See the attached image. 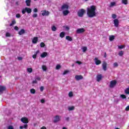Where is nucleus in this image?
I'll list each match as a JSON object with an SVG mask.
<instances>
[{
  "instance_id": "27",
  "label": "nucleus",
  "mask_w": 129,
  "mask_h": 129,
  "mask_svg": "<svg viewBox=\"0 0 129 129\" xmlns=\"http://www.w3.org/2000/svg\"><path fill=\"white\" fill-rule=\"evenodd\" d=\"M27 72H29V73H32V72H33V69L31 68H28Z\"/></svg>"
},
{
  "instance_id": "53",
  "label": "nucleus",
  "mask_w": 129,
  "mask_h": 129,
  "mask_svg": "<svg viewBox=\"0 0 129 129\" xmlns=\"http://www.w3.org/2000/svg\"><path fill=\"white\" fill-rule=\"evenodd\" d=\"M40 102H41V103H45V99H42L40 100Z\"/></svg>"
},
{
  "instance_id": "59",
  "label": "nucleus",
  "mask_w": 129,
  "mask_h": 129,
  "mask_svg": "<svg viewBox=\"0 0 129 129\" xmlns=\"http://www.w3.org/2000/svg\"><path fill=\"white\" fill-rule=\"evenodd\" d=\"M40 129H47V128H46L45 126H42Z\"/></svg>"
},
{
  "instance_id": "51",
  "label": "nucleus",
  "mask_w": 129,
  "mask_h": 129,
  "mask_svg": "<svg viewBox=\"0 0 129 129\" xmlns=\"http://www.w3.org/2000/svg\"><path fill=\"white\" fill-rule=\"evenodd\" d=\"M33 12H34V13H38V9L35 8V9L33 10Z\"/></svg>"
},
{
  "instance_id": "30",
  "label": "nucleus",
  "mask_w": 129,
  "mask_h": 129,
  "mask_svg": "<svg viewBox=\"0 0 129 129\" xmlns=\"http://www.w3.org/2000/svg\"><path fill=\"white\" fill-rule=\"evenodd\" d=\"M51 30L53 32H55L57 30V28H56L55 26H53L51 28Z\"/></svg>"
},
{
  "instance_id": "58",
  "label": "nucleus",
  "mask_w": 129,
  "mask_h": 129,
  "mask_svg": "<svg viewBox=\"0 0 129 129\" xmlns=\"http://www.w3.org/2000/svg\"><path fill=\"white\" fill-rule=\"evenodd\" d=\"M104 58H106V52H104Z\"/></svg>"
},
{
  "instance_id": "18",
  "label": "nucleus",
  "mask_w": 129,
  "mask_h": 129,
  "mask_svg": "<svg viewBox=\"0 0 129 129\" xmlns=\"http://www.w3.org/2000/svg\"><path fill=\"white\" fill-rule=\"evenodd\" d=\"M39 53H40V50H37L35 52V54L32 55V57L33 58V59H36V58H37V55L39 54Z\"/></svg>"
},
{
  "instance_id": "46",
  "label": "nucleus",
  "mask_w": 129,
  "mask_h": 129,
  "mask_svg": "<svg viewBox=\"0 0 129 129\" xmlns=\"http://www.w3.org/2000/svg\"><path fill=\"white\" fill-rule=\"evenodd\" d=\"M26 8H25L24 9H23L22 13L24 15V14H26Z\"/></svg>"
},
{
  "instance_id": "36",
  "label": "nucleus",
  "mask_w": 129,
  "mask_h": 129,
  "mask_svg": "<svg viewBox=\"0 0 129 129\" xmlns=\"http://www.w3.org/2000/svg\"><path fill=\"white\" fill-rule=\"evenodd\" d=\"M15 24H16V21L13 20V21H12L11 24H10V26H13V25H15Z\"/></svg>"
},
{
  "instance_id": "48",
  "label": "nucleus",
  "mask_w": 129,
  "mask_h": 129,
  "mask_svg": "<svg viewBox=\"0 0 129 129\" xmlns=\"http://www.w3.org/2000/svg\"><path fill=\"white\" fill-rule=\"evenodd\" d=\"M76 63H77V64H79V65H81V64H82V62L79 61H76Z\"/></svg>"
},
{
  "instance_id": "61",
  "label": "nucleus",
  "mask_w": 129,
  "mask_h": 129,
  "mask_svg": "<svg viewBox=\"0 0 129 129\" xmlns=\"http://www.w3.org/2000/svg\"><path fill=\"white\" fill-rule=\"evenodd\" d=\"M66 30H68V31L69 30V27H68V26H67L66 27Z\"/></svg>"
},
{
  "instance_id": "16",
  "label": "nucleus",
  "mask_w": 129,
  "mask_h": 129,
  "mask_svg": "<svg viewBox=\"0 0 129 129\" xmlns=\"http://www.w3.org/2000/svg\"><path fill=\"white\" fill-rule=\"evenodd\" d=\"M101 78H102V75H101V74L100 75H98L97 76V81L98 82H99V81L100 80H101Z\"/></svg>"
},
{
  "instance_id": "19",
  "label": "nucleus",
  "mask_w": 129,
  "mask_h": 129,
  "mask_svg": "<svg viewBox=\"0 0 129 129\" xmlns=\"http://www.w3.org/2000/svg\"><path fill=\"white\" fill-rule=\"evenodd\" d=\"M47 55H48V53L46 52H44L41 54L40 56L41 58H45V57H47Z\"/></svg>"
},
{
  "instance_id": "62",
  "label": "nucleus",
  "mask_w": 129,
  "mask_h": 129,
  "mask_svg": "<svg viewBox=\"0 0 129 129\" xmlns=\"http://www.w3.org/2000/svg\"><path fill=\"white\" fill-rule=\"evenodd\" d=\"M66 120H69V117H68L66 118Z\"/></svg>"
},
{
  "instance_id": "37",
  "label": "nucleus",
  "mask_w": 129,
  "mask_h": 129,
  "mask_svg": "<svg viewBox=\"0 0 129 129\" xmlns=\"http://www.w3.org/2000/svg\"><path fill=\"white\" fill-rule=\"evenodd\" d=\"M69 97H72L73 96V92H70L69 93Z\"/></svg>"
},
{
  "instance_id": "49",
  "label": "nucleus",
  "mask_w": 129,
  "mask_h": 129,
  "mask_svg": "<svg viewBox=\"0 0 129 129\" xmlns=\"http://www.w3.org/2000/svg\"><path fill=\"white\" fill-rule=\"evenodd\" d=\"M40 91H41V92L43 91H44V87L43 86L40 87Z\"/></svg>"
},
{
  "instance_id": "34",
  "label": "nucleus",
  "mask_w": 129,
  "mask_h": 129,
  "mask_svg": "<svg viewBox=\"0 0 129 129\" xmlns=\"http://www.w3.org/2000/svg\"><path fill=\"white\" fill-rule=\"evenodd\" d=\"M45 46H46L45 43H44L43 42L40 43V47H41V48H44V47H45Z\"/></svg>"
},
{
  "instance_id": "54",
  "label": "nucleus",
  "mask_w": 129,
  "mask_h": 129,
  "mask_svg": "<svg viewBox=\"0 0 129 129\" xmlns=\"http://www.w3.org/2000/svg\"><path fill=\"white\" fill-rule=\"evenodd\" d=\"M36 80H38L39 81H40V80H41V78L37 77L36 78Z\"/></svg>"
},
{
  "instance_id": "4",
  "label": "nucleus",
  "mask_w": 129,
  "mask_h": 129,
  "mask_svg": "<svg viewBox=\"0 0 129 129\" xmlns=\"http://www.w3.org/2000/svg\"><path fill=\"white\" fill-rule=\"evenodd\" d=\"M41 15L42 16H46L47 17L48 16H49V15H50V12L49 11H47L46 10L44 11H41Z\"/></svg>"
},
{
  "instance_id": "55",
  "label": "nucleus",
  "mask_w": 129,
  "mask_h": 129,
  "mask_svg": "<svg viewBox=\"0 0 129 129\" xmlns=\"http://www.w3.org/2000/svg\"><path fill=\"white\" fill-rule=\"evenodd\" d=\"M125 110L126 111L129 110V105L126 107Z\"/></svg>"
},
{
  "instance_id": "52",
  "label": "nucleus",
  "mask_w": 129,
  "mask_h": 129,
  "mask_svg": "<svg viewBox=\"0 0 129 129\" xmlns=\"http://www.w3.org/2000/svg\"><path fill=\"white\" fill-rule=\"evenodd\" d=\"M14 30H15L16 31H19V27L18 26H15L14 27Z\"/></svg>"
},
{
  "instance_id": "2",
  "label": "nucleus",
  "mask_w": 129,
  "mask_h": 129,
  "mask_svg": "<svg viewBox=\"0 0 129 129\" xmlns=\"http://www.w3.org/2000/svg\"><path fill=\"white\" fill-rule=\"evenodd\" d=\"M85 13V10L84 9H80L78 12V16L80 18H82L84 16V13Z\"/></svg>"
},
{
  "instance_id": "63",
  "label": "nucleus",
  "mask_w": 129,
  "mask_h": 129,
  "mask_svg": "<svg viewBox=\"0 0 129 129\" xmlns=\"http://www.w3.org/2000/svg\"><path fill=\"white\" fill-rule=\"evenodd\" d=\"M62 129H67V128H66V127H63Z\"/></svg>"
},
{
  "instance_id": "50",
  "label": "nucleus",
  "mask_w": 129,
  "mask_h": 129,
  "mask_svg": "<svg viewBox=\"0 0 129 129\" xmlns=\"http://www.w3.org/2000/svg\"><path fill=\"white\" fill-rule=\"evenodd\" d=\"M16 18H17V19H20V18H21V15L20 14H16Z\"/></svg>"
},
{
  "instance_id": "12",
  "label": "nucleus",
  "mask_w": 129,
  "mask_h": 129,
  "mask_svg": "<svg viewBox=\"0 0 129 129\" xmlns=\"http://www.w3.org/2000/svg\"><path fill=\"white\" fill-rule=\"evenodd\" d=\"M38 38L37 37H34L32 40L33 44H37L38 41Z\"/></svg>"
},
{
  "instance_id": "25",
  "label": "nucleus",
  "mask_w": 129,
  "mask_h": 129,
  "mask_svg": "<svg viewBox=\"0 0 129 129\" xmlns=\"http://www.w3.org/2000/svg\"><path fill=\"white\" fill-rule=\"evenodd\" d=\"M66 40H68V41H72V38L69 36H67L66 37Z\"/></svg>"
},
{
  "instance_id": "10",
  "label": "nucleus",
  "mask_w": 129,
  "mask_h": 129,
  "mask_svg": "<svg viewBox=\"0 0 129 129\" xmlns=\"http://www.w3.org/2000/svg\"><path fill=\"white\" fill-rule=\"evenodd\" d=\"M60 116L57 115L54 117L53 121L54 122H58V121H60Z\"/></svg>"
},
{
  "instance_id": "40",
  "label": "nucleus",
  "mask_w": 129,
  "mask_h": 129,
  "mask_svg": "<svg viewBox=\"0 0 129 129\" xmlns=\"http://www.w3.org/2000/svg\"><path fill=\"white\" fill-rule=\"evenodd\" d=\"M87 51V47H83V52H86Z\"/></svg>"
},
{
  "instance_id": "3",
  "label": "nucleus",
  "mask_w": 129,
  "mask_h": 129,
  "mask_svg": "<svg viewBox=\"0 0 129 129\" xmlns=\"http://www.w3.org/2000/svg\"><path fill=\"white\" fill-rule=\"evenodd\" d=\"M116 81H111L110 82V85H109V87L110 88H113V87H114V86H115L116 85Z\"/></svg>"
},
{
  "instance_id": "13",
  "label": "nucleus",
  "mask_w": 129,
  "mask_h": 129,
  "mask_svg": "<svg viewBox=\"0 0 129 129\" xmlns=\"http://www.w3.org/2000/svg\"><path fill=\"white\" fill-rule=\"evenodd\" d=\"M119 22L118 21V19H115L114 20V25L115 27H118Z\"/></svg>"
},
{
  "instance_id": "45",
  "label": "nucleus",
  "mask_w": 129,
  "mask_h": 129,
  "mask_svg": "<svg viewBox=\"0 0 129 129\" xmlns=\"http://www.w3.org/2000/svg\"><path fill=\"white\" fill-rule=\"evenodd\" d=\"M33 18H37V17H38V14H37L36 13L32 15Z\"/></svg>"
},
{
  "instance_id": "41",
  "label": "nucleus",
  "mask_w": 129,
  "mask_h": 129,
  "mask_svg": "<svg viewBox=\"0 0 129 129\" xmlns=\"http://www.w3.org/2000/svg\"><path fill=\"white\" fill-rule=\"evenodd\" d=\"M115 5V2H112L110 3V7L111 8L112 7H113Z\"/></svg>"
},
{
  "instance_id": "1",
  "label": "nucleus",
  "mask_w": 129,
  "mask_h": 129,
  "mask_svg": "<svg viewBox=\"0 0 129 129\" xmlns=\"http://www.w3.org/2000/svg\"><path fill=\"white\" fill-rule=\"evenodd\" d=\"M87 15L89 18H94L96 17V7L94 5H92L87 9Z\"/></svg>"
},
{
  "instance_id": "22",
  "label": "nucleus",
  "mask_w": 129,
  "mask_h": 129,
  "mask_svg": "<svg viewBox=\"0 0 129 129\" xmlns=\"http://www.w3.org/2000/svg\"><path fill=\"white\" fill-rule=\"evenodd\" d=\"M19 128L20 129H23V128H28V124H25L23 126H20Z\"/></svg>"
},
{
  "instance_id": "21",
  "label": "nucleus",
  "mask_w": 129,
  "mask_h": 129,
  "mask_svg": "<svg viewBox=\"0 0 129 129\" xmlns=\"http://www.w3.org/2000/svg\"><path fill=\"white\" fill-rule=\"evenodd\" d=\"M62 14L63 16H67L68 14H69V11L68 10H65L62 12Z\"/></svg>"
},
{
  "instance_id": "32",
  "label": "nucleus",
  "mask_w": 129,
  "mask_h": 129,
  "mask_svg": "<svg viewBox=\"0 0 129 129\" xmlns=\"http://www.w3.org/2000/svg\"><path fill=\"white\" fill-rule=\"evenodd\" d=\"M70 71L68 70H66L63 72V75H66V74H68V73H69Z\"/></svg>"
},
{
  "instance_id": "8",
  "label": "nucleus",
  "mask_w": 129,
  "mask_h": 129,
  "mask_svg": "<svg viewBox=\"0 0 129 129\" xmlns=\"http://www.w3.org/2000/svg\"><path fill=\"white\" fill-rule=\"evenodd\" d=\"M107 63L106 62H103L102 64V68L104 71H106L107 69Z\"/></svg>"
},
{
  "instance_id": "44",
  "label": "nucleus",
  "mask_w": 129,
  "mask_h": 129,
  "mask_svg": "<svg viewBox=\"0 0 129 129\" xmlns=\"http://www.w3.org/2000/svg\"><path fill=\"white\" fill-rule=\"evenodd\" d=\"M6 37H11V34L9 32H7L6 34Z\"/></svg>"
},
{
  "instance_id": "15",
  "label": "nucleus",
  "mask_w": 129,
  "mask_h": 129,
  "mask_svg": "<svg viewBox=\"0 0 129 129\" xmlns=\"http://www.w3.org/2000/svg\"><path fill=\"white\" fill-rule=\"evenodd\" d=\"M25 33H26V31H25L24 29H22L18 32V34H19V35H20V36H22V35L25 34Z\"/></svg>"
},
{
  "instance_id": "64",
  "label": "nucleus",
  "mask_w": 129,
  "mask_h": 129,
  "mask_svg": "<svg viewBox=\"0 0 129 129\" xmlns=\"http://www.w3.org/2000/svg\"><path fill=\"white\" fill-rule=\"evenodd\" d=\"M72 66V67H74V64H73Z\"/></svg>"
},
{
  "instance_id": "31",
  "label": "nucleus",
  "mask_w": 129,
  "mask_h": 129,
  "mask_svg": "<svg viewBox=\"0 0 129 129\" xmlns=\"http://www.w3.org/2000/svg\"><path fill=\"white\" fill-rule=\"evenodd\" d=\"M60 68H61V66L60 64L56 65V68H55L56 70H59V69H60Z\"/></svg>"
},
{
  "instance_id": "42",
  "label": "nucleus",
  "mask_w": 129,
  "mask_h": 129,
  "mask_svg": "<svg viewBox=\"0 0 129 129\" xmlns=\"http://www.w3.org/2000/svg\"><path fill=\"white\" fill-rule=\"evenodd\" d=\"M118 49H123L124 48V45H119L118 46Z\"/></svg>"
},
{
  "instance_id": "26",
  "label": "nucleus",
  "mask_w": 129,
  "mask_h": 129,
  "mask_svg": "<svg viewBox=\"0 0 129 129\" xmlns=\"http://www.w3.org/2000/svg\"><path fill=\"white\" fill-rule=\"evenodd\" d=\"M42 69L43 71H47V67L45 65L42 66Z\"/></svg>"
},
{
  "instance_id": "43",
  "label": "nucleus",
  "mask_w": 129,
  "mask_h": 129,
  "mask_svg": "<svg viewBox=\"0 0 129 129\" xmlns=\"http://www.w3.org/2000/svg\"><path fill=\"white\" fill-rule=\"evenodd\" d=\"M114 67H118V63L117 62H115L113 63Z\"/></svg>"
},
{
  "instance_id": "17",
  "label": "nucleus",
  "mask_w": 129,
  "mask_h": 129,
  "mask_svg": "<svg viewBox=\"0 0 129 129\" xmlns=\"http://www.w3.org/2000/svg\"><path fill=\"white\" fill-rule=\"evenodd\" d=\"M25 11H26L28 14H31L32 13V9L28 7L25 8Z\"/></svg>"
},
{
  "instance_id": "56",
  "label": "nucleus",
  "mask_w": 129,
  "mask_h": 129,
  "mask_svg": "<svg viewBox=\"0 0 129 129\" xmlns=\"http://www.w3.org/2000/svg\"><path fill=\"white\" fill-rule=\"evenodd\" d=\"M18 60H23V57H18Z\"/></svg>"
},
{
  "instance_id": "9",
  "label": "nucleus",
  "mask_w": 129,
  "mask_h": 129,
  "mask_svg": "<svg viewBox=\"0 0 129 129\" xmlns=\"http://www.w3.org/2000/svg\"><path fill=\"white\" fill-rule=\"evenodd\" d=\"M6 90V87L0 86V94H3L4 91Z\"/></svg>"
},
{
  "instance_id": "29",
  "label": "nucleus",
  "mask_w": 129,
  "mask_h": 129,
  "mask_svg": "<svg viewBox=\"0 0 129 129\" xmlns=\"http://www.w3.org/2000/svg\"><path fill=\"white\" fill-rule=\"evenodd\" d=\"M121 3L123 5H127V0H122Z\"/></svg>"
},
{
  "instance_id": "14",
  "label": "nucleus",
  "mask_w": 129,
  "mask_h": 129,
  "mask_svg": "<svg viewBox=\"0 0 129 129\" xmlns=\"http://www.w3.org/2000/svg\"><path fill=\"white\" fill-rule=\"evenodd\" d=\"M61 10H68L69 9V6L68 5H63L61 8Z\"/></svg>"
},
{
  "instance_id": "24",
  "label": "nucleus",
  "mask_w": 129,
  "mask_h": 129,
  "mask_svg": "<svg viewBox=\"0 0 129 129\" xmlns=\"http://www.w3.org/2000/svg\"><path fill=\"white\" fill-rule=\"evenodd\" d=\"M59 36L60 37V38H64L65 37V32H61L59 34Z\"/></svg>"
},
{
  "instance_id": "57",
  "label": "nucleus",
  "mask_w": 129,
  "mask_h": 129,
  "mask_svg": "<svg viewBox=\"0 0 129 129\" xmlns=\"http://www.w3.org/2000/svg\"><path fill=\"white\" fill-rule=\"evenodd\" d=\"M118 101H119V99H118L115 100V102H116L117 103L118 102Z\"/></svg>"
},
{
  "instance_id": "20",
  "label": "nucleus",
  "mask_w": 129,
  "mask_h": 129,
  "mask_svg": "<svg viewBox=\"0 0 129 129\" xmlns=\"http://www.w3.org/2000/svg\"><path fill=\"white\" fill-rule=\"evenodd\" d=\"M25 3L27 7H30L31 4V0H26Z\"/></svg>"
},
{
  "instance_id": "47",
  "label": "nucleus",
  "mask_w": 129,
  "mask_h": 129,
  "mask_svg": "<svg viewBox=\"0 0 129 129\" xmlns=\"http://www.w3.org/2000/svg\"><path fill=\"white\" fill-rule=\"evenodd\" d=\"M112 18L113 19H116V15H115V14H112Z\"/></svg>"
},
{
  "instance_id": "35",
  "label": "nucleus",
  "mask_w": 129,
  "mask_h": 129,
  "mask_svg": "<svg viewBox=\"0 0 129 129\" xmlns=\"http://www.w3.org/2000/svg\"><path fill=\"white\" fill-rule=\"evenodd\" d=\"M118 55L120 56H123V51H119L118 53Z\"/></svg>"
},
{
  "instance_id": "23",
  "label": "nucleus",
  "mask_w": 129,
  "mask_h": 129,
  "mask_svg": "<svg viewBox=\"0 0 129 129\" xmlns=\"http://www.w3.org/2000/svg\"><path fill=\"white\" fill-rule=\"evenodd\" d=\"M114 36L113 35H111L109 36V41H110L111 42H112V41H113L114 40Z\"/></svg>"
},
{
  "instance_id": "5",
  "label": "nucleus",
  "mask_w": 129,
  "mask_h": 129,
  "mask_svg": "<svg viewBox=\"0 0 129 129\" xmlns=\"http://www.w3.org/2000/svg\"><path fill=\"white\" fill-rule=\"evenodd\" d=\"M85 32V29L84 28H78L76 30L77 34H82L83 33H84Z\"/></svg>"
},
{
  "instance_id": "33",
  "label": "nucleus",
  "mask_w": 129,
  "mask_h": 129,
  "mask_svg": "<svg viewBox=\"0 0 129 129\" xmlns=\"http://www.w3.org/2000/svg\"><path fill=\"white\" fill-rule=\"evenodd\" d=\"M68 109L70 111H71L72 110H74V106L70 107L68 108Z\"/></svg>"
},
{
  "instance_id": "39",
  "label": "nucleus",
  "mask_w": 129,
  "mask_h": 129,
  "mask_svg": "<svg viewBox=\"0 0 129 129\" xmlns=\"http://www.w3.org/2000/svg\"><path fill=\"white\" fill-rule=\"evenodd\" d=\"M120 97L121 98H122L123 99H124L126 98V96L125 95H123V94L121 95Z\"/></svg>"
},
{
  "instance_id": "7",
  "label": "nucleus",
  "mask_w": 129,
  "mask_h": 129,
  "mask_svg": "<svg viewBox=\"0 0 129 129\" xmlns=\"http://www.w3.org/2000/svg\"><path fill=\"white\" fill-rule=\"evenodd\" d=\"M75 79L79 81V80H81V79H83V77L82 75H76L75 77Z\"/></svg>"
},
{
  "instance_id": "38",
  "label": "nucleus",
  "mask_w": 129,
  "mask_h": 129,
  "mask_svg": "<svg viewBox=\"0 0 129 129\" xmlns=\"http://www.w3.org/2000/svg\"><path fill=\"white\" fill-rule=\"evenodd\" d=\"M7 129H15V128L13 125H9L8 126Z\"/></svg>"
},
{
  "instance_id": "11",
  "label": "nucleus",
  "mask_w": 129,
  "mask_h": 129,
  "mask_svg": "<svg viewBox=\"0 0 129 129\" xmlns=\"http://www.w3.org/2000/svg\"><path fill=\"white\" fill-rule=\"evenodd\" d=\"M94 60L96 65H99V64H101V61L98 60V58L97 57H95Z\"/></svg>"
},
{
  "instance_id": "60",
  "label": "nucleus",
  "mask_w": 129,
  "mask_h": 129,
  "mask_svg": "<svg viewBox=\"0 0 129 129\" xmlns=\"http://www.w3.org/2000/svg\"><path fill=\"white\" fill-rule=\"evenodd\" d=\"M32 83L36 84L37 83V81L35 80L32 82Z\"/></svg>"
},
{
  "instance_id": "28",
  "label": "nucleus",
  "mask_w": 129,
  "mask_h": 129,
  "mask_svg": "<svg viewBox=\"0 0 129 129\" xmlns=\"http://www.w3.org/2000/svg\"><path fill=\"white\" fill-rule=\"evenodd\" d=\"M30 92L32 94H35V93H36V90L34 89H31L30 90Z\"/></svg>"
},
{
  "instance_id": "6",
  "label": "nucleus",
  "mask_w": 129,
  "mask_h": 129,
  "mask_svg": "<svg viewBox=\"0 0 129 129\" xmlns=\"http://www.w3.org/2000/svg\"><path fill=\"white\" fill-rule=\"evenodd\" d=\"M21 120L23 123H28L29 122V120L27 117H23L21 118Z\"/></svg>"
}]
</instances>
